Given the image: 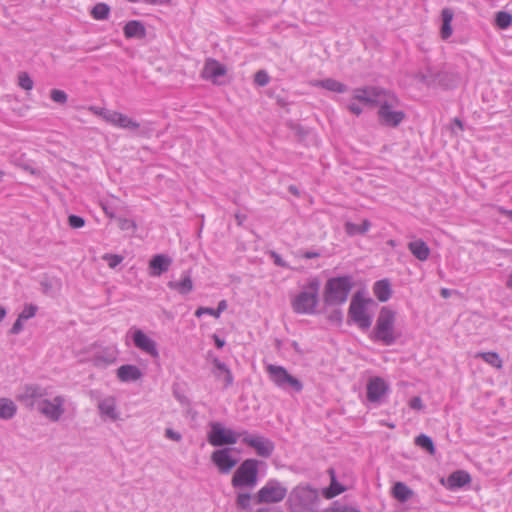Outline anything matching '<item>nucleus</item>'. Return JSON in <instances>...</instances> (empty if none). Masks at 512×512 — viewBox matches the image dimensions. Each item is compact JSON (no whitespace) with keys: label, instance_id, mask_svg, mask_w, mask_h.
I'll return each mask as SVG.
<instances>
[{"label":"nucleus","instance_id":"nucleus-1","mask_svg":"<svg viewBox=\"0 0 512 512\" xmlns=\"http://www.w3.org/2000/svg\"><path fill=\"white\" fill-rule=\"evenodd\" d=\"M286 504L289 512H319L322 495L309 484H299L289 492Z\"/></svg>","mask_w":512,"mask_h":512},{"label":"nucleus","instance_id":"nucleus-2","mask_svg":"<svg viewBox=\"0 0 512 512\" xmlns=\"http://www.w3.org/2000/svg\"><path fill=\"white\" fill-rule=\"evenodd\" d=\"M415 79L427 87L452 89L458 85L460 76L458 73L447 71L445 69H438L428 63L424 69L415 74Z\"/></svg>","mask_w":512,"mask_h":512},{"label":"nucleus","instance_id":"nucleus-3","mask_svg":"<svg viewBox=\"0 0 512 512\" xmlns=\"http://www.w3.org/2000/svg\"><path fill=\"white\" fill-rule=\"evenodd\" d=\"M396 313L387 306H383L378 314L372 338L382 342L384 345H393L398 335L395 334Z\"/></svg>","mask_w":512,"mask_h":512},{"label":"nucleus","instance_id":"nucleus-4","mask_svg":"<svg viewBox=\"0 0 512 512\" xmlns=\"http://www.w3.org/2000/svg\"><path fill=\"white\" fill-rule=\"evenodd\" d=\"M353 287L351 276L330 278L324 288L323 299L328 306H338L345 303Z\"/></svg>","mask_w":512,"mask_h":512},{"label":"nucleus","instance_id":"nucleus-5","mask_svg":"<svg viewBox=\"0 0 512 512\" xmlns=\"http://www.w3.org/2000/svg\"><path fill=\"white\" fill-rule=\"evenodd\" d=\"M259 461L249 458L244 460L236 469L231 479V485L236 489H252L257 485Z\"/></svg>","mask_w":512,"mask_h":512},{"label":"nucleus","instance_id":"nucleus-6","mask_svg":"<svg viewBox=\"0 0 512 512\" xmlns=\"http://www.w3.org/2000/svg\"><path fill=\"white\" fill-rule=\"evenodd\" d=\"M320 281L312 278L306 290L299 293L292 302L293 310L299 314H313L319 301Z\"/></svg>","mask_w":512,"mask_h":512},{"label":"nucleus","instance_id":"nucleus-7","mask_svg":"<svg viewBox=\"0 0 512 512\" xmlns=\"http://www.w3.org/2000/svg\"><path fill=\"white\" fill-rule=\"evenodd\" d=\"M397 105L398 99L395 95L386 92L378 104V119L381 125L395 128L401 124L406 114L401 110H394Z\"/></svg>","mask_w":512,"mask_h":512},{"label":"nucleus","instance_id":"nucleus-8","mask_svg":"<svg viewBox=\"0 0 512 512\" xmlns=\"http://www.w3.org/2000/svg\"><path fill=\"white\" fill-rule=\"evenodd\" d=\"M269 379L274 383L275 386L284 391L301 392L303 390V383L291 375L288 370L279 365L269 364L266 366Z\"/></svg>","mask_w":512,"mask_h":512},{"label":"nucleus","instance_id":"nucleus-9","mask_svg":"<svg viewBox=\"0 0 512 512\" xmlns=\"http://www.w3.org/2000/svg\"><path fill=\"white\" fill-rule=\"evenodd\" d=\"M287 496V488L278 480L270 479L253 496L256 504L279 503Z\"/></svg>","mask_w":512,"mask_h":512},{"label":"nucleus","instance_id":"nucleus-10","mask_svg":"<svg viewBox=\"0 0 512 512\" xmlns=\"http://www.w3.org/2000/svg\"><path fill=\"white\" fill-rule=\"evenodd\" d=\"M241 436H243V432L237 434L233 430L225 428L220 422H211L207 439L212 446L221 447L236 444Z\"/></svg>","mask_w":512,"mask_h":512},{"label":"nucleus","instance_id":"nucleus-11","mask_svg":"<svg viewBox=\"0 0 512 512\" xmlns=\"http://www.w3.org/2000/svg\"><path fill=\"white\" fill-rule=\"evenodd\" d=\"M368 300L361 297L360 293H356L350 302L348 315L349 317L361 328L367 330L371 324L372 319L366 313V304Z\"/></svg>","mask_w":512,"mask_h":512},{"label":"nucleus","instance_id":"nucleus-12","mask_svg":"<svg viewBox=\"0 0 512 512\" xmlns=\"http://www.w3.org/2000/svg\"><path fill=\"white\" fill-rule=\"evenodd\" d=\"M66 399L62 395L54 397L52 400L42 399L38 402L37 409L47 419L52 422L60 420L62 415L65 413L64 404Z\"/></svg>","mask_w":512,"mask_h":512},{"label":"nucleus","instance_id":"nucleus-13","mask_svg":"<svg viewBox=\"0 0 512 512\" xmlns=\"http://www.w3.org/2000/svg\"><path fill=\"white\" fill-rule=\"evenodd\" d=\"M242 442L253 448L257 455L263 458H269L275 449V445L270 439L262 435H251L247 431H243Z\"/></svg>","mask_w":512,"mask_h":512},{"label":"nucleus","instance_id":"nucleus-14","mask_svg":"<svg viewBox=\"0 0 512 512\" xmlns=\"http://www.w3.org/2000/svg\"><path fill=\"white\" fill-rule=\"evenodd\" d=\"M100 115L106 122L119 128L136 130L140 127L138 122L120 112L102 109Z\"/></svg>","mask_w":512,"mask_h":512},{"label":"nucleus","instance_id":"nucleus-15","mask_svg":"<svg viewBox=\"0 0 512 512\" xmlns=\"http://www.w3.org/2000/svg\"><path fill=\"white\" fill-rule=\"evenodd\" d=\"M211 461L221 474H228L237 464V460L231 456L229 448L215 450L211 455Z\"/></svg>","mask_w":512,"mask_h":512},{"label":"nucleus","instance_id":"nucleus-16","mask_svg":"<svg viewBox=\"0 0 512 512\" xmlns=\"http://www.w3.org/2000/svg\"><path fill=\"white\" fill-rule=\"evenodd\" d=\"M48 396L46 388L37 384L26 385L23 392L19 395L18 399L26 404V406L33 408L35 404Z\"/></svg>","mask_w":512,"mask_h":512},{"label":"nucleus","instance_id":"nucleus-17","mask_svg":"<svg viewBox=\"0 0 512 512\" xmlns=\"http://www.w3.org/2000/svg\"><path fill=\"white\" fill-rule=\"evenodd\" d=\"M386 91L377 87H367L356 90L354 98L366 105L378 106Z\"/></svg>","mask_w":512,"mask_h":512},{"label":"nucleus","instance_id":"nucleus-18","mask_svg":"<svg viewBox=\"0 0 512 512\" xmlns=\"http://www.w3.org/2000/svg\"><path fill=\"white\" fill-rule=\"evenodd\" d=\"M387 391L388 385L382 378H371L367 384V399L370 402H378Z\"/></svg>","mask_w":512,"mask_h":512},{"label":"nucleus","instance_id":"nucleus-19","mask_svg":"<svg viewBox=\"0 0 512 512\" xmlns=\"http://www.w3.org/2000/svg\"><path fill=\"white\" fill-rule=\"evenodd\" d=\"M134 345L146 352L147 354L156 357L158 356V350L154 340L149 338L142 330H136L133 334Z\"/></svg>","mask_w":512,"mask_h":512},{"label":"nucleus","instance_id":"nucleus-20","mask_svg":"<svg viewBox=\"0 0 512 512\" xmlns=\"http://www.w3.org/2000/svg\"><path fill=\"white\" fill-rule=\"evenodd\" d=\"M226 74V68L215 59H207L201 72L202 78L217 83V78Z\"/></svg>","mask_w":512,"mask_h":512},{"label":"nucleus","instance_id":"nucleus-21","mask_svg":"<svg viewBox=\"0 0 512 512\" xmlns=\"http://www.w3.org/2000/svg\"><path fill=\"white\" fill-rule=\"evenodd\" d=\"M171 258L164 254L155 255L149 263L150 275L160 276L162 273L167 272L171 265Z\"/></svg>","mask_w":512,"mask_h":512},{"label":"nucleus","instance_id":"nucleus-22","mask_svg":"<svg viewBox=\"0 0 512 512\" xmlns=\"http://www.w3.org/2000/svg\"><path fill=\"white\" fill-rule=\"evenodd\" d=\"M123 33L128 39H143L147 34L144 24L138 20L128 21L123 28Z\"/></svg>","mask_w":512,"mask_h":512},{"label":"nucleus","instance_id":"nucleus-23","mask_svg":"<svg viewBox=\"0 0 512 512\" xmlns=\"http://www.w3.org/2000/svg\"><path fill=\"white\" fill-rule=\"evenodd\" d=\"M117 377L122 382L137 381L142 377V372L137 366L126 364L117 369Z\"/></svg>","mask_w":512,"mask_h":512},{"label":"nucleus","instance_id":"nucleus-24","mask_svg":"<svg viewBox=\"0 0 512 512\" xmlns=\"http://www.w3.org/2000/svg\"><path fill=\"white\" fill-rule=\"evenodd\" d=\"M408 249L419 261H426L430 256L429 246L421 239L409 242Z\"/></svg>","mask_w":512,"mask_h":512},{"label":"nucleus","instance_id":"nucleus-25","mask_svg":"<svg viewBox=\"0 0 512 512\" xmlns=\"http://www.w3.org/2000/svg\"><path fill=\"white\" fill-rule=\"evenodd\" d=\"M98 409L102 416H106L113 421L118 419V413L116 411V400L114 397L109 396L99 401Z\"/></svg>","mask_w":512,"mask_h":512},{"label":"nucleus","instance_id":"nucleus-26","mask_svg":"<svg viewBox=\"0 0 512 512\" xmlns=\"http://www.w3.org/2000/svg\"><path fill=\"white\" fill-rule=\"evenodd\" d=\"M311 85L315 87H321L328 91L336 92V93H345L348 90V87L332 78H326L323 80H314L311 81Z\"/></svg>","mask_w":512,"mask_h":512},{"label":"nucleus","instance_id":"nucleus-27","mask_svg":"<svg viewBox=\"0 0 512 512\" xmlns=\"http://www.w3.org/2000/svg\"><path fill=\"white\" fill-rule=\"evenodd\" d=\"M373 293L380 302L388 301L392 294L390 282L387 279L376 281L373 286Z\"/></svg>","mask_w":512,"mask_h":512},{"label":"nucleus","instance_id":"nucleus-28","mask_svg":"<svg viewBox=\"0 0 512 512\" xmlns=\"http://www.w3.org/2000/svg\"><path fill=\"white\" fill-rule=\"evenodd\" d=\"M168 287L182 295H187L193 289V282L189 273H186L180 281H169Z\"/></svg>","mask_w":512,"mask_h":512},{"label":"nucleus","instance_id":"nucleus-29","mask_svg":"<svg viewBox=\"0 0 512 512\" xmlns=\"http://www.w3.org/2000/svg\"><path fill=\"white\" fill-rule=\"evenodd\" d=\"M453 11L449 8H444L441 12L442 17V27H441V37L446 40L452 35V26L451 22L453 20Z\"/></svg>","mask_w":512,"mask_h":512},{"label":"nucleus","instance_id":"nucleus-30","mask_svg":"<svg viewBox=\"0 0 512 512\" xmlns=\"http://www.w3.org/2000/svg\"><path fill=\"white\" fill-rule=\"evenodd\" d=\"M213 364L215 368L218 370V372L214 373L215 376L217 378H220L221 374H224V387L228 388L229 386H231L233 384V376L227 365L221 362L218 358L213 359Z\"/></svg>","mask_w":512,"mask_h":512},{"label":"nucleus","instance_id":"nucleus-31","mask_svg":"<svg viewBox=\"0 0 512 512\" xmlns=\"http://www.w3.org/2000/svg\"><path fill=\"white\" fill-rule=\"evenodd\" d=\"M470 475L462 470L453 472L448 477V484L450 488H460L470 482Z\"/></svg>","mask_w":512,"mask_h":512},{"label":"nucleus","instance_id":"nucleus-32","mask_svg":"<svg viewBox=\"0 0 512 512\" xmlns=\"http://www.w3.org/2000/svg\"><path fill=\"white\" fill-rule=\"evenodd\" d=\"M17 407L15 403L8 398H0V418L11 419L16 414Z\"/></svg>","mask_w":512,"mask_h":512},{"label":"nucleus","instance_id":"nucleus-33","mask_svg":"<svg viewBox=\"0 0 512 512\" xmlns=\"http://www.w3.org/2000/svg\"><path fill=\"white\" fill-rule=\"evenodd\" d=\"M329 473L331 475V484L328 488H325L321 494L327 499L334 498L344 491V487L339 484L335 478L334 470L330 469Z\"/></svg>","mask_w":512,"mask_h":512},{"label":"nucleus","instance_id":"nucleus-34","mask_svg":"<svg viewBox=\"0 0 512 512\" xmlns=\"http://www.w3.org/2000/svg\"><path fill=\"white\" fill-rule=\"evenodd\" d=\"M371 227V222L368 219L363 220L361 224H355L352 222H346L345 231L348 235H363L365 234Z\"/></svg>","mask_w":512,"mask_h":512},{"label":"nucleus","instance_id":"nucleus-35","mask_svg":"<svg viewBox=\"0 0 512 512\" xmlns=\"http://www.w3.org/2000/svg\"><path fill=\"white\" fill-rule=\"evenodd\" d=\"M392 493L396 499L405 502L411 498L413 491L403 482H396L393 486Z\"/></svg>","mask_w":512,"mask_h":512},{"label":"nucleus","instance_id":"nucleus-36","mask_svg":"<svg viewBox=\"0 0 512 512\" xmlns=\"http://www.w3.org/2000/svg\"><path fill=\"white\" fill-rule=\"evenodd\" d=\"M91 16L96 20H105L110 13V7L106 3L100 2L93 6Z\"/></svg>","mask_w":512,"mask_h":512},{"label":"nucleus","instance_id":"nucleus-37","mask_svg":"<svg viewBox=\"0 0 512 512\" xmlns=\"http://www.w3.org/2000/svg\"><path fill=\"white\" fill-rule=\"evenodd\" d=\"M415 444L420 448L424 449L425 451H427L429 454H435V446L431 437L425 434H420L415 438Z\"/></svg>","mask_w":512,"mask_h":512},{"label":"nucleus","instance_id":"nucleus-38","mask_svg":"<svg viewBox=\"0 0 512 512\" xmlns=\"http://www.w3.org/2000/svg\"><path fill=\"white\" fill-rule=\"evenodd\" d=\"M478 356L495 368L499 369L502 367V360L496 352H483L479 353Z\"/></svg>","mask_w":512,"mask_h":512},{"label":"nucleus","instance_id":"nucleus-39","mask_svg":"<svg viewBox=\"0 0 512 512\" xmlns=\"http://www.w3.org/2000/svg\"><path fill=\"white\" fill-rule=\"evenodd\" d=\"M496 25L501 29H506L512 24V16L505 11H500L496 14Z\"/></svg>","mask_w":512,"mask_h":512},{"label":"nucleus","instance_id":"nucleus-40","mask_svg":"<svg viewBox=\"0 0 512 512\" xmlns=\"http://www.w3.org/2000/svg\"><path fill=\"white\" fill-rule=\"evenodd\" d=\"M14 163L16 166L20 167L21 169H23L24 171H27L29 172L30 174L32 175H37L39 176L41 174V171L34 168L32 163L29 162V161H26L21 157H18L14 160Z\"/></svg>","mask_w":512,"mask_h":512},{"label":"nucleus","instance_id":"nucleus-41","mask_svg":"<svg viewBox=\"0 0 512 512\" xmlns=\"http://www.w3.org/2000/svg\"><path fill=\"white\" fill-rule=\"evenodd\" d=\"M50 98L52 101L58 103V104H65L68 100V95L65 91L60 89H52L50 91Z\"/></svg>","mask_w":512,"mask_h":512},{"label":"nucleus","instance_id":"nucleus-42","mask_svg":"<svg viewBox=\"0 0 512 512\" xmlns=\"http://www.w3.org/2000/svg\"><path fill=\"white\" fill-rule=\"evenodd\" d=\"M18 84L24 90H31L33 88V80L26 72H21L18 76Z\"/></svg>","mask_w":512,"mask_h":512},{"label":"nucleus","instance_id":"nucleus-43","mask_svg":"<svg viewBox=\"0 0 512 512\" xmlns=\"http://www.w3.org/2000/svg\"><path fill=\"white\" fill-rule=\"evenodd\" d=\"M108 264V266L112 269L116 268L123 260L124 257L118 254H104L102 257Z\"/></svg>","mask_w":512,"mask_h":512},{"label":"nucleus","instance_id":"nucleus-44","mask_svg":"<svg viewBox=\"0 0 512 512\" xmlns=\"http://www.w3.org/2000/svg\"><path fill=\"white\" fill-rule=\"evenodd\" d=\"M270 81V77L265 70H259L254 75V82L260 87L266 86Z\"/></svg>","mask_w":512,"mask_h":512},{"label":"nucleus","instance_id":"nucleus-45","mask_svg":"<svg viewBox=\"0 0 512 512\" xmlns=\"http://www.w3.org/2000/svg\"><path fill=\"white\" fill-rule=\"evenodd\" d=\"M252 497L249 493H239L236 498V504L241 509H249Z\"/></svg>","mask_w":512,"mask_h":512},{"label":"nucleus","instance_id":"nucleus-46","mask_svg":"<svg viewBox=\"0 0 512 512\" xmlns=\"http://www.w3.org/2000/svg\"><path fill=\"white\" fill-rule=\"evenodd\" d=\"M37 309L38 308L36 305H33V304L25 305L24 309L19 314L20 320H28V319L34 317L37 312Z\"/></svg>","mask_w":512,"mask_h":512},{"label":"nucleus","instance_id":"nucleus-47","mask_svg":"<svg viewBox=\"0 0 512 512\" xmlns=\"http://www.w3.org/2000/svg\"><path fill=\"white\" fill-rule=\"evenodd\" d=\"M68 224L71 228L78 229L85 225V220L81 216L72 214L68 217Z\"/></svg>","mask_w":512,"mask_h":512},{"label":"nucleus","instance_id":"nucleus-48","mask_svg":"<svg viewBox=\"0 0 512 512\" xmlns=\"http://www.w3.org/2000/svg\"><path fill=\"white\" fill-rule=\"evenodd\" d=\"M94 365L97 367H105L114 361L112 356L96 355L93 359Z\"/></svg>","mask_w":512,"mask_h":512},{"label":"nucleus","instance_id":"nucleus-49","mask_svg":"<svg viewBox=\"0 0 512 512\" xmlns=\"http://www.w3.org/2000/svg\"><path fill=\"white\" fill-rule=\"evenodd\" d=\"M40 285L43 293L49 294L54 288V280L45 277L41 280Z\"/></svg>","mask_w":512,"mask_h":512},{"label":"nucleus","instance_id":"nucleus-50","mask_svg":"<svg viewBox=\"0 0 512 512\" xmlns=\"http://www.w3.org/2000/svg\"><path fill=\"white\" fill-rule=\"evenodd\" d=\"M203 314H208V315H211L215 318H219L217 312H216V309H213V308H209V307H199L196 312H195V315L197 317H200L202 316Z\"/></svg>","mask_w":512,"mask_h":512},{"label":"nucleus","instance_id":"nucleus-51","mask_svg":"<svg viewBox=\"0 0 512 512\" xmlns=\"http://www.w3.org/2000/svg\"><path fill=\"white\" fill-rule=\"evenodd\" d=\"M118 221H119V227L121 230H129V229H134L136 227L135 223L129 219L120 218Z\"/></svg>","mask_w":512,"mask_h":512},{"label":"nucleus","instance_id":"nucleus-52","mask_svg":"<svg viewBox=\"0 0 512 512\" xmlns=\"http://www.w3.org/2000/svg\"><path fill=\"white\" fill-rule=\"evenodd\" d=\"M165 436L176 442H179L182 439V435L179 432L174 431L172 428L165 429Z\"/></svg>","mask_w":512,"mask_h":512},{"label":"nucleus","instance_id":"nucleus-53","mask_svg":"<svg viewBox=\"0 0 512 512\" xmlns=\"http://www.w3.org/2000/svg\"><path fill=\"white\" fill-rule=\"evenodd\" d=\"M324 512H360V511L355 508H351V507L339 506V507L328 508Z\"/></svg>","mask_w":512,"mask_h":512},{"label":"nucleus","instance_id":"nucleus-54","mask_svg":"<svg viewBox=\"0 0 512 512\" xmlns=\"http://www.w3.org/2000/svg\"><path fill=\"white\" fill-rule=\"evenodd\" d=\"M409 406L412 409L421 410L423 408V402L422 399L419 396H415L411 398L409 402Z\"/></svg>","mask_w":512,"mask_h":512},{"label":"nucleus","instance_id":"nucleus-55","mask_svg":"<svg viewBox=\"0 0 512 512\" xmlns=\"http://www.w3.org/2000/svg\"><path fill=\"white\" fill-rule=\"evenodd\" d=\"M22 321L23 320H20V316H18V318L16 319V321L14 322V324L12 325V327L10 329L11 334L16 335L22 331V329H23Z\"/></svg>","mask_w":512,"mask_h":512},{"label":"nucleus","instance_id":"nucleus-56","mask_svg":"<svg viewBox=\"0 0 512 512\" xmlns=\"http://www.w3.org/2000/svg\"><path fill=\"white\" fill-rule=\"evenodd\" d=\"M271 256L274 260V264L279 267H288L287 263L282 259V257L276 252H272Z\"/></svg>","mask_w":512,"mask_h":512},{"label":"nucleus","instance_id":"nucleus-57","mask_svg":"<svg viewBox=\"0 0 512 512\" xmlns=\"http://www.w3.org/2000/svg\"><path fill=\"white\" fill-rule=\"evenodd\" d=\"M349 110L355 114V115H360L362 113V108L360 107V105L356 104V103H351L349 104L348 106Z\"/></svg>","mask_w":512,"mask_h":512},{"label":"nucleus","instance_id":"nucleus-58","mask_svg":"<svg viewBox=\"0 0 512 512\" xmlns=\"http://www.w3.org/2000/svg\"><path fill=\"white\" fill-rule=\"evenodd\" d=\"M227 308V302L225 300H221L219 303H218V306L216 308V312L218 314V316H220V314L226 310Z\"/></svg>","mask_w":512,"mask_h":512},{"label":"nucleus","instance_id":"nucleus-59","mask_svg":"<svg viewBox=\"0 0 512 512\" xmlns=\"http://www.w3.org/2000/svg\"><path fill=\"white\" fill-rule=\"evenodd\" d=\"M320 256V253L318 252H313V251H306L303 253L302 257L306 258V259H312V258H317Z\"/></svg>","mask_w":512,"mask_h":512},{"label":"nucleus","instance_id":"nucleus-60","mask_svg":"<svg viewBox=\"0 0 512 512\" xmlns=\"http://www.w3.org/2000/svg\"><path fill=\"white\" fill-rule=\"evenodd\" d=\"M213 339L217 348H222L225 345V341L216 334L213 335Z\"/></svg>","mask_w":512,"mask_h":512},{"label":"nucleus","instance_id":"nucleus-61","mask_svg":"<svg viewBox=\"0 0 512 512\" xmlns=\"http://www.w3.org/2000/svg\"><path fill=\"white\" fill-rule=\"evenodd\" d=\"M246 218L247 217L244 214H240V213L235 214V219H236L238 225H242L244 223V221L246 220Z\"/></svg>","mask_w":512,"mask_h":512},{"label":"nucleus","instance_id":"nucleus-62","mask_svg":"<svg viewBox=\"0 0 512 512\" xmlns=\"http://www.w3.org/2000/svg\"><path fill=\"white\" fill-rule=\"evenodd\" d=\"M257 512H280V510L274 507H262L259 508Z\"/></svg>","mask_w":512,"mask_h":512},{"label":"nucleus","instance_id":"nucleus-63","mask_svg":"<svg viewBox=\"0 0 512 512\" xmlns=\"http://www.w3.org/2000/svg\"><path fill=\"white\" fill-rule=\"evenodd\" d=\"M498 211H499L501 214L506 215V216H508L510 219H512V210H506V209H504V208H502V207H499V208H498Z\"/></svg>","mask_w":512,"mask_h":512},{"label":"nucleus","instance_id":"nucleus-64","mask_svg":"<svg viewBox=\"0 0 512 512\" xmlns=\"http://www.w3.org/2000/svg\"><path fill=\"white\" fill-rule=\"evenodd\" d=\"M506 286H507L508 289L512 290V272L508 276V279H507V282H506Z\"/></svg>","mask_w":512,"mask_h":512}]
</instances>
